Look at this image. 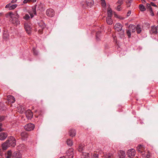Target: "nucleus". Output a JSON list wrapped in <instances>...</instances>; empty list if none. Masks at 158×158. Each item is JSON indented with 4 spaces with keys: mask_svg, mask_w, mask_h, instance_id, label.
Segmentation results:
<instances>
[{
    "mask_svg": "<svg viewBox=\"0 0 158 158\" xmlns=\"http://www.w3.org/2000/svg\"><path fill=\"white\" fill-rule=\"evenodd\" d=\"M131 10H129L127 13V16H129L131 14Z\"/></svg>",
    "mask_w": 158,
    "mask_h": 158,
    "instance_id": "50",
    "label": "nucleus"
},
{
    "mask_svg": "<svg viewBox=\"0 0 158 158\" xmlns=\"http://www.w3.org/2000/svg\"><path fill=\"white\" fill-rule=\"evenodd\" d=\"M107 17H111L112 16V11L110 7L108 8L107 9Z\"/></svg>",
    "mask_w": 158,
    "mask_h": 158,
    "instance_id": "22",
    "label": "nucleus"
},
{
    "mask_svg": "<svg viewBox=\"0 0 158 158\" xmlns=\"http://www.w3.org/2000/svg\"><path fill=\"white\" fill-rule=\"evenodd\" d=\"M32 13H29L30 15L31 18H32L34 16V15H33V14H34V13H33V12L32 11Z\"/></svg>",
    "mask_w": 158,
    "mask_h": 158,
    "instance_id": "45",
    "label": "nucleus"
},
{
    "mask_svg": "<svg viewBox=\"0 0 158 158\" xmlns=\"http://www.w3.org/2000/svg\"><path fill=\"white\" fill-rule=\"evenodd\" d=\"M85 147L84 144H80L78 148V150L79 152H82L84 148Z\"/></svg>",
    "mask_w": 158,
    "mask_h": 158,
    "instance_id": "25",
    "label": "nucleus"
},
{
    "mask_svg": "<svg viewBox=\"0 0 158 158\" xmlns=\"http://www.w3.org/2000/svg\"><path fill=\"white\" fill-rule=\"evenodd\" d=\"M106 21L108 24L111 25L113 23V20L111 19V17H107Z\"/></svg>",
    "mask_w": 158,
    "mask_h": 158,
    "instance_id": "28",
    "label": "nucleus"
},
{
    "mask_svg": "<svg viewBox=\"0 0 158 158\" xmlns=\"http://www.w3.org/2000/svg\"><path fill=\"white\" fill-rule=\"evenodd\" d=\"M157 14H158V12H157Z\"/></svg>",
    "mask_w": 158,
    "mask_h": 158,
    "instance_id": "61",
    "label": "nucleus"
},
{
    "mask_svg": "<svg viewBox=\"0 0 158 158\" xmlns=\"http://www.w3.org/2000/svg\"><path fill=\"white\" fill-rule=\"evenodd\" d=\"M147 6L149 8V10L150 12L151 15L152 16H153L154 15V14L152 10V9L150 6V5L149 4H147Z\"/></svg>",
    "mask_w": 158,
    "mask_h": 158,
    "instance_id": "26",
    "label": "nucleus"
},
{
    "mask_svg": "<svg viewBox=\"0 0 158 158\" xmlns=\"http://www.w3.org/2000/svg\"><path fill=\"white\" fill-rule=\"evenodd\" d=\"M46 14L50 17H52L55 15V12L53 9L51 8L48 9L46 11Z\"/></svg>",
    "mask_w": 158,
    "mask_h": 158,
    "instance_id": "7",
    "label": "nucleus"
},
{
    "mask_svg": "<svg viewBox=\"0 0 158 158\" xmlns=\"http://www.w3.org/2000/svg\"><path fill=\"white\" fill-rule=\"evenodd\" d=\"M121 6L120 5H118L116 7V9L118 11L121 10Z\"/></svg>",
    "mask_w": 158,
    "mask_h": 158,
    "instance_id": "43",
    "label": "nucleus"
},
{
    "mask_svg": "<svg viewBox=\"0 0 158 158\" xmlns=\"http://www.w3.org/2000/svg\"><path fill=\"white\" fill-rule=\"evenodd\" d=\"M24 28L28 34L30 33V31L31 30L30 26L27 23H25L24 24Z\"/></svg>",
    "mask_w": 158,
    "mask_h": 158,
    "instance_id": "16",
    "label": "nucleus"
},
{
    "mask_svg": "<svg viewBox=\"0 0 158 158\" xmlns=\"http://www.w3.org/2000/svg\"><path fill=\"white\" fill-rule=\"evenodd\" d=\"M43 9V5L41 2L37 3L32 7V11L35 15H36V9L37 10H42Z\"/></svg>",
    "mask_w": 158,
    "mask_h": 158,
    "instance_id": "3",
    "label": "nucleus"
},
{
    "mask_svg": "<svg viewBox=\"0 0 158 158\" xmlns=\"http://www.w3.org/2000/svg\"><path fill=\"white\" fill-rule=\"evenodd\" d=\"M7 100L9 102L14 103L15 101V98L12 95H9L7 96Z\"/></svg>",
    "mask_w": 158,
    "mask_h": 158,
    "instance_id": "13",
    "label": "nucleus"
},
{
    "mask_svg": "<svg viewBox=\"0 0 158 158\" xmlns=\"http://www.w3.org/2000/svg\"><path fill=\"white\" fill-rule=\"evenodd\" d=\"M3 155V153L1 151V149H0V155L2 156Z\"/></svg>",
    "mask_w": 158,
    "mask_h": 158,
    "instance_id": "54",
    "label": "nucleus"
},
{
    "mask_svg": "<svg viewBox=\"0 0 158 158\" xmlns=\"http://www.w3.org/2000/svg\"><path fill=\"white\" fill-rule=\"evenodd\" d=\"M9 13L10 16V19L13 18L15 17V16H14V15L13 14V12H9Z\"/></svg>",
    "mask_w": 158,
    "mask_h": 158,
    "instance_id": "41",
    "label": "nucleus"
},
{
    "mask_svg": "<svg viewBox=\"0 0 158 158\" xmlns=\"http://www.w3.org/2000/svg\"><path fill=\"white\" fill-rule=\"evenodd\" d=\"M123 27L122 24L118 23H116L114 27V28L116 31L118 32L121 31L119 34L121 38L124 37V30H122Z\"/></svg>",
    "mask_w": 158,
    "mask_h": 158,
    "instance_id": "2",
    "label": "nucleus"
},
{
    "mask_svg": "<svg viewBox=\"0 0 158 158\" xmlns=\"http://www.w3.org/2000/svg\"><path fill=\"white\" fill-rule=\"evenodd\" d=\"M129 29L130 31L131 30L133 32H135V29H136V27L134 25L130 24L129 26Z\"/></svg>",
    "mask_w": 158,
    "mask_h": 158,
    "instance_id": "24",
    "label": "nucleus"
},
{
    "mask_svg": "<svg viewBox=\"0 0 158 158\" xmlns=\"http://www.w3.org/2000/svg\"><path fill=\"white\" fill-rule=\"evenodd\" d=\"M81 6H82V7L83 8H86L87 7V5H86V2H85L84 1H82L81 2Z\"/></svg>",
    "mask_w": 158,
    "mask_h": 158,
    "instance_id": "31",
    "label": "nucleus"
},
{
    "mask_svg": "<svg viewBox=\"0 0 158 158\" xmlns=\"http://www.w3.org/2000/svg\"><path fill=\"white\" fill-rule=\"evenodd\" d=\"M30 18V17L28 14H26L23 17V19L26 20H28Z\"/></svg>",
    "mask_w": 158,
    "mask_h": 158,
    "instance_id": "35",
    "label": "nucleus"
},
{
    "mask_svg": "<svg viewBox=\"0 0 158 158\" xmlns=\"http://www.w3.org/2000/svg\"><path fill=\"white\" fill-rule=\"evenodd\" d=\"M17 0H12L11 2H12V3L15 2L17 1Z\"/></svg>",
    "mask_w": 158,
    "mask_h": 158,
    "instance_id": "52",
    "label": "nucleus"
},
{
    "mask_svg": "<svg viewBox=\"0 0 158 158\" xmlns=\"http://www.w3.org/2000/svg\"><path fill=\"white\" fill-rule=\"evenodd\" d=\"M156 29H155V26H152L151 27V29L150 30V33L151 34H156Z\"/></svg>",
    "mask_w": 158,
    "mask_h": 158,
    "instance_id": "23",
    "label": "nucleus"
},
{
    "mask_svg": "<svg viewBox=\"0 0 158 158\" xmlns=\"http://www.w3.org/2000/svg\"><path fill=\"white\" fill-rule=\"evenodd\" d=\"M139 8L140 10L142 11H144L146 10L144 6L142 4H140L139 5Z\"/></svg>",
    "mask_w": 158,
    "mask_h": 158,
    "instance_id": "32",
    "label": "nucleus"
},
{
    "mask_svg": "<svg viewBox=\"0 0 158 158\" xmlns=\"http://www.w3.org/2000/svg\"><path fill=\"white\" fill-rule=\"evenodd\" d=\"M66 143L70 147L71 146L73 145V144L72 140L69 139L67 140Z\"/></svg>",
    "mask_w": 158,
    "mask_h": 158,
    "instance_id": "30",
    "label": "nucleus"
},
{
    "mask_svg": "<svg viewBox=\"0 0 158 158\" xmlns=\"http://www.w3.org/2000/svg\"><path fill=\"white\" fill-rule=\"evenodd\" d=\"M92 158H98V155L97 153H94L92 157Z\"/></svg>",
    "mask_w": 158,
    "mask_h": 158,
    "instance_id": "40",
    "label": "nucleus"
},
{
    "mask_svg": "<svg viewBox=\"0 0 158 158\" xmlns=\"http://www.w3.org/2000/svg\"><path fill=\"white\" fill-rule=\"evenodd\" d=\"M112 154L110 153H107L105 156V158H112Z\"/></svg>",
    "mask_w": 158,
    "mask_h": 158,
    "instance_id": "33",
    "label": "nucleus"
},
{
    "mask_svg": "<svg viewBox=\"0 0 158 158\" xmlns=\"http://www.w3.org/2000/svg\"><path fill=\"white\" fill-rule=\"evenodd\" d=\"M123 1L122 0H118L117 2V3L118 4H119V5H121L123 3Z\"/></svg>",
    "mask_w": 158,
    "mask_h": 158,
    "instance_id": "42",
    "label": "nucleus"
},
{
    "mask_svg": "<svg viewBox=\"0 0 158 158\" xmlns=\"http://www.w3.org/2000/svg\"><path fill=\"white\" fill-rule=\"evenodd\" d=\"M17 16L18 18L19 17V15L18 14L17 15Z\"/></svg>",
    "mask_w": 158,
    "mask_h": 158,
    "instance_id": "58",
    "label": "nucleus"
},
{
    "mask_svg": "<svg viewBox=\"0 0 158 158\" xmlns=\"http://www.w3.org/2000/svg\"><path fill=\"white\" fill-rule=\"evenodd\" d=\"M89 154L87 153H85L82 154L81 158H89Z\"/></svg>",
    "mask_w": 158,
    "mask_h": 158,
    "instance_id": "29",
    "label": "nucleus"
},
{
    "mask_svg": "<svg viewBox=\"0 0 158 158\" xmlns=\"http://www.w3.org/2000/svg\"><path fill=\"white\" fill-rule=\"evenodd\" d=\"M69 134L71 137L74 136L76 135V131L75 130L73 129H70L69 131Z\"/></svg>",
    "mask_w": 158,
    "mask_h": 158,
    "instance_id": "20",
    "label": "nucleus"
},
{
    "mask_svg": "<svg viewBox=\"0 0 158 158\" xmlns=\"http://www.w3.org/2000/svg\"><path fill=\"white\" fill-rule=\"evenodd\" d=\"M132 1L131 0L129 1V2L130 3H131V2Z\"/></svg>",
    "mask_w": 158,
    "mask_h": 158,
    "instance_id": "57",
    "label": "nucleus"
},
{
    "mask_svg": "<svg viewBox=\"0 0 158 158\" xmlns=\"http://www.w3.org/2000/svg\"><path fill=\"white\" fill-rule=\"evenodd\" d=\"M11 153L10 151H8L7 155L6 156V158H11Z\"/></svg>",
    "mask_w": 158,
    "mask_h": 158,
    "instance_id": "38",
    "label": "nucleus"
},
{
    "mask_svg": "<svg viewBox=\"0 0 158 158\" xmlns=\"http://www.w3.org/2000/svg\"><path fill=\"white\" fill-rule=\"evenodd\" d=\"M9 35L8 31L7 30L4 31L3 33V38L4 40H7L9 38Z\"/></svg>",
    "mask_w": 158,
    "mask_h": 158,
    "instance_id": "15",
    "label": "nucleus"
},
{
    "mask_svg": "<svg viewBox=\"0 0 158 158\" xmlns=\"http://www.w3.org/2000/svg\"><path fill=\"white\" fill-rule=\"evenodd\" d=\"M143 145L141 144L138 145L136 148L137 150L140 153H142V150H143Z\"/></svg>",
    "mask_w": 158,
    "mask_h": 158,
    "instance_id": "18",
    "label": "nucleus"
},
{
    "mask_svg": "<svg viewBox=\"0 0 158 158\" xmlns=\"http://www.w3.org/2000/svg\"><path fill=\"white\" fill-rule=\"evenodd\" d=\"M86 5L88 6L91 7L94 4L93 0H86Z\"/></svg>",
    "mask_w": 158,
    "mask_h": 158,
    "instance_id": "14",
    "label": "nucleus"
},
{
    "mask_svg": "<svg viewBox=\"0 0 158 158\" xmlns=\"http://www.w3.org/2000/svg\"><path fill=\"white\" fill-rule=\"evenodd\" d=\"M10 20H12V23L14 24H19L20 22L19 21L18 18L16 17H15L13 18L10 19Z\"/></svg>",
    "mask_w": 158,
    "mask_h": 158,
    "instance_id": "17",
    "label": "nucleus"
},
{
    "mask_svg": "<svg viewBox=\"0 0 158 158\" xmlns=\"http://www.w3.org/2000/svg\"><path fill=\"white\" fill-rule=\"evenodd\" d=\"M102 6L103 7H105L106 6V3L105 0H101Z\"/></svg>",
    "mask_w": 158,
    "mask_h": 158,
    "instance_id": "34",
    "label": "nucleus"
},
{
    "mask_svg": "<svg viewBox=\"0 0 158 158\" xmlns=\"http://www.w3.org/2000/svg\"><path fill=\"white\" fill-rule=\"evenodd\" d=\"M17 6V5L15 4L12 5L11 3H9L7 4L5 6L6 8H9V10H12L15 8Z\"/></svg>",
    "mask_w": 158,
    "mask_h": 158,
    "instance_id": "8",
    "label": "nucleus"
},
{
    "mask_svg": "<svg viewBox=\"0 0 158 158\" xmlns=\"http://www.w3.org/2000/svg\"><path fill=\"white\" fill-rule=\"evenodd\" d=\"M136 30L138 34H139L141 33L142 30L140 25L138 24L137 25Z\"/></svg>",
    "mask_w": 158,
    "mask_h": 158,
    "instance_id": "27",
    "label": "nucleus"
},
{
    "mask_svg": "<svg viewBox=\"0 0 158 158\" xmlns=\"http://www.w3.org/2000/svg\"><path fill=\"white\" fill-rule=\"evenodd\" d=\"M13 158H22L21 154L18 152H14L12 154Z\"/></svg>",
    "mask_w": 158,
    "mask_h": 158,
    "instance_id": "9",
    "label": "nucleus"
},
{
    "mask_svg": "<svg viewBox=\"0 0 158 158\" xmlns=\"http://www.w3.org/2000/svg\"><path fill=\"white\" fill-rule=\"evenodd\" d=\"M28 134L25 132H23L21 133V136L23 140H26L28 137Z\"/></svg>",
    "mask_w": 158,
    "mask_h": 158,
    "instance_id": "19",
    "label": "nucleus"
},
{
    "mask_svg": "<svg viewBox=\"0 0 158 158\" xmlns=\"http://www.w3.org/2000/svg\"><path fill=\"white\" fill-rule=\"evenodd\" d=\"M130 30L129 29L127 31V34L128 36V38H130L131 36V32Z\"/></svg>",
    "mask_w": 158,
    "mask_h": 158,
    "instance_id": "37",
    "label": "nucleus"
},
{
    "mask_svg": "<svg viewBox=\"0 0 158 158\" xmlns=\"http://www.w3.org/2000/svg\"><path fill=\"white\" fill-rule=\"evenodd\" d=\"M38 25L42 29H43L45 28V25L44 22L41 20L37 23Z\"/></svg>",
    "mask_w": 158,
    "mask_h": 158,
    "instance_id": "21",
    "label": "nucleus"
},
{
    "mask_svg": "<svg viewBox=\"0 0 158 158\" xmlns=\"http://www.w3.org/2000/svg\"><path fill=\"white\" fill-rule=\"evenodd\" d=\"M40 115H41V114H39V116H40Z\"/></svg>",
    "mask_w": 158,
    "mask_h": 158,
    "instance_id": "60",
    "label": "nucleus"
},
{
    "mask_svg": "<svg viewBox=\"0 0 158 158\" xmlns=\"http://www.w3.org/2000/svg\"><path fill=\"white\" fill-rule=\"evenodd\" d=\"M119 158H125L126 156L125 152L123 151H120L118 152Z\"/></svg>",
    "mask_w": 158,
    "mask_h": 158,
    "instance_id": "12",
    "label": "nucleus"
},
{
    "mask_svg": "<svg viewBox=\"0 0 158 158\" xmlns=\"http://www.w3.org/2000/svg\"><path fill=\"white\" fill-rule=\"evenodd\" d=\"M127 154V156L130 158H133L135 154V151L133 148L128 150Z\"/></svg>",
    "mask_w": 158,
    "mask_h": 158,
    "instance_id": "5",
    "label": "nucleus"
},
{
    "mask_svg": "<svg viewBox=\"0 0 158 158\" xmlns=\"http://www.w3.org/2000/svg\"><path fill=\"white\" fill-rule=\"evenodd\" d=\"M150 156L148 154H147L144 157V158H150Z\"/></svg>",
    "mask_w": 158,
    "mask_h": 158,
    "instance_id": "48",
    "label": "nucleus"
},
{
    "mask_svg": "<svg viewBox=\"0 0 158 158\" xmlns=\"http://www.w3.org/2000/svg\"><path fill=\"white\" fill-rule=\"evenodd\" d=\"M6 17L7 18H10V15H9V13L6 15Z\"/></svg>",
    "mask_w": 158,
    "mask_h": 158,
    "instance_id": "49",
    "label": "nucleus"
},
{
    "mask_svg": "<svg viewBox=\"0 0 158 158\" xmlns=\"http://www.w3.org/2000/svg\"><path fill=\"white\" fill-rule=\"evenodd\" d=\"M34 124L31 123L27 124L24 126L25 129L28 131H30L33 130L35 128Z\"/></svg>",
    "mask_w": 158,
    "mask_h": 158,
    "instance_id": "6",
    "label": "nucleus"
},
{
    "mask_svg": "<svg viewBox=\"0 0 158 158\" xmlns=\"http://www.w3.org/2000/svg\"><path fill=\"white\" fill-rule=\"evenodd\" d=\"M5 118V116H0V122L3 121ZM2 124L0 123V126H2Z\"/></svg>",
    "mask_w": 158,
    "mask_h": 158,
    "instance_id": "36",
    "label": "nucleus"
},
{
    "mask_svg": "<svg viewBox=\"0 0 158 158\" xmlns=\"http://www.w3.org/2000/svg\"><path fill=\"white\" fill-rule=\"evenodd\" d=\"M32 50L34 55H37L38 54V52L35 49V48H33Z\"/></svg>",
    "mask_w": 158,
    "mask_h": 158,
    "instance_id": "39",
    "label": "nucleus"
},
{
    "mask_svg": "<svg viewBox=\"0 0 158 158\" xmlns=\"http://www.w3.org/2000/svg\"><path fill=\"white\" fill-rule=\"evenodd\" d=\"M155 29L156 30V34L158 32V25L156 26H155Z\"/></svg>",
    "mask_w": 158,
    "mask_h": 158,
    "instance_id": "44",
    "label": "nucleus"
},
{
    "mask_svg": "<svg viewBox=\"0 0 158 158\" xmlns=\"http://www.w3.org/2000/svg\"><path fill=\"white\" fill-rule=\"evenodd\" d=\"M60 158H66L63 156V157H60Z\"/></svg>",
    "mask_w": 158,
    "mask_h": 158,
    "instance_id": "56",
    "label": "nucleus"
},
{
    "mask_svg": "<svg viewBox=\"0 0 158 158\" xmlns=\"http://www.w3.org/2000/svg\"><path fill=\"white\" fill-rule=\"evenodd\" d=\"M142 1H143L144 2H145V0H141Z\"/></svg>",
    "mask_w": 158,
    "mask_h": 158,
    "instance_id": "59",
    "label": "nucleus"
},
{
    "mask_svg": "<svg viewBox=\"0 0 158 158\" xmlns=\"http://www.w3.org/2000/svg\"><path fill=\"white\" fill-rule=\"evenodd\" d=\"M151 5H152V6L156 7V5L154 2H151Z\"/></svg>",
    "mask_w": 158,
    "mask_h": 158,
    "instance_id": "46",
    "label": "nucleus"
},
{
    "mask_svg": "<svg viewBox=\"0 0 158 158\" xmlns=\"http://www.w3.org/2000/svg\"><path fill=\"white\" fill-rule=\"evenodd\" d=\"M26 115L28 119H31L33 117V114L31 110H28L26 111Z\"/></svg>",
    "mask_w": 158,
    "mask_h": 158,
    "instance_id": "10",
    "label": "nucleus"
},
{
    "mask_svg": "<svg viewBox=\"0 0 158 158\" xmlns=\"http://www.w3.org/2000/svg\"><path fill=\"white\" fill-rule=\"evenodd\" d=\"M2 127L0 126V132L2 131Z\"/></svg>",
    "mask_w": 158,
    "mask_h": 158,
    "instance_id": "55",
    "label": "nucleus"
},
{
    "mask_svg": "<svg viewBox=\"0 0 158 158\" xmlns=\"http://www.w3.org/2000/svg\"><path fill=\"white\" fill-rule=\"evenodd\" d=\"M7 134L5 132H2L0 134V140H3L5 139L7 137Z\"/></svg>",
    "mask_w": 158,
    "mask_h": 158,
    "instance_id": "11",
    "label": "nucleus"
},
{
    "mask_svg": "<svg viewBox=\"0 0 158 158\" xmlns=\"http://www.w3.org/2000/svg\"><path fill=\"white\" fill-rule=\"evenodd\" d=\"M31 2H35L36 0H30Z\"/></svg>",
    "mask_w": 158,
    "mask_h": 158,
    "instance_id": "53",
    "label": "nucleus"
},
{
    "mask_svg": "<svg viewBox=\"0 0 158 158\" xmlns=\"http://www.w3.org/2000/svg\"><path fill=\"white\" fill-rule=\"evenodd\" d=\"M98 33H99V32H97L96 33V39L97 40H98V39H99V38L98 37Z\"/></svg>",
    "mask_w": 158,
    "mask_h": 158,
    "instance_id": "51",
    "label": "nucleus"
},
{
    "mask_svg": "<svg viewBox=\"0 0 158 158\" xmlns=\"http://www.w3.org/2000/svg\"><path fill=\"white\" fill-rule=\"evenodd\" d=\"M74 150L73 148H69L66 152L67 158H73L74 155Z\"/></svg>",
    "mask_w": 158,
    "mask_h": 158,
    "instance_id": "4",
    "label": "nucleus"
},
{
    "mask_svg": "<svg viewBox=\"0 0 158 158\" xmlns=\"http://www.w3.org/2000/svg\"><path fill=\"white\" fill-rule=\"evenodd\" d=\"M114 39V41L116 43H117V40H116V36H114L113 37Z\"/></svg>",
    "mask_w": 158,
    "mask_h": 158,
    "instance_id": "47",
    "label": "nucleus"
},
{
    "mask_svg": "<svg viewBox=\"0 0 158 158\" xmlns=\"http://www.w3.org/2000/svg\"><path fill=\"white\" fill-rule=\"evenodd\" d=\"M16 141L13 136H9L6 140L2 144V148L3 150H6L10 147H14L16 145Z\"/></svg>",
    "mask_w": 158,
    "mask_h": 158,
    "instance_id": "1",
    "label": "nucleus"
}]
</instances>
